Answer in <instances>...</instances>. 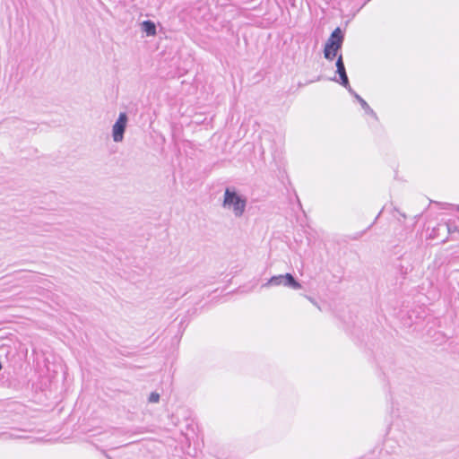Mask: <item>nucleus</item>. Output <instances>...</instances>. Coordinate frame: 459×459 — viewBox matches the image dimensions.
<instances>
[{
    "label": "nucleus",
    "instance_id": "0eeeda50",
    "mask_svg": "<svg viewBox=\"0 0 459 459\" xmlns=\"http://www.w3.org/2000/svg\"><path fill=\"white\" fill-rule=\"evenodd\" d=\"M351 93L353 94L354 97L359 100V102L360 103L362 108L366 111V113H368V115H371V116H375V113L372 110V108L368 106V104L359 95H358L352 90H351Z\"/></svg>",
    "mask_w": 459,
    "mask_h": 459
},
{
    "label": "nucleus",
    "instance_id": "20e7f679",
    "mask_svg": "<svg viewBox=\"0 0 459 459\" xmlns=\"http://www.w3.org/2000/svg\"><path fill=\"white\" fill-rule=\"evenodd\" d=\"M128 117L125 112L119 114L117 121L112 126V139L115 143H121L127 126Z\"/></svg>",
    "mask_w": 459,
    "mask_h": 459
},
{
    "label": "nucleus",
    "instance_id": "423d86ee",
    "mask_svg": "<svg viewBox=\"0 0 459 459\" xmlns=\"http://www.w3.org/2000/svg\"><path fill=\"white\" fill-rule=\"evenodd\" d=\"M141 29L148 37H153L157 33L156 32V25L152 21H143L141 23Z\"/></svg>",
    "mask_w": 459,
    "mask_h": 459
},
{
    "label": "nucleus",
    "instance_id": "1a4fd4ad",
    "mask_svg": "<svg viewBox=\"0 0 459 459\" xmlns=\"http://www.w3.org/2000/svg\"><path fill=\"white\" fill-rule=\"evenodd\" d=\"M309 300L315 305L318 308H320L318 306H317V303L311 298H309Z\"/></svg>",
    "mask_w": 459,
    "mask_h": 459
},
{
    "label": "nucleus",
    "instance_id": "6e6552de",
    "mask_svg": "<svg viewBox=\"0 0 459 459\" xmlns=\"http://www.w3.org/2000/svg\"><path fill=\"white\" fill-rule=\"evenodd\" d=\"M148 401L153 403H158L160 401V394L155 392L152 393L148 398Z\"/></svg>",
    "mask_w": 459,
    "mask_h": 459
},
{
    "label": "nucleus",
    "instance_id": "f257e3e1",
    "mask_svg": "<svg viewBox=\"0 0 459 459\" xmlns=\"http://www.w3.org/2000/svg\"><path fill=\"white\" fill-rule=\"evenodd\" d=\"M247 204V199L244 195L238 192L235 188L228 187L225 189L222 207L235 218H241L244 215Z\"/></svg>",
    "mask_w": 459,
    "mask_h": 459
},
{
    "label": "nucleus",
    "instance_id": "39448f33",
    "mask_svg": "<svg viewBox=\"0 0 459 459\" xmlns=\"http://www.w3.org/2000/svg\"><path fill=\"white\" fill-rule=\"evenodd\" d=\"M336 68H337V74H339L340 76V81L339 82L344 86L350 92H351V88L349 84V80H348V76H347V74H346V70H345V67H344V64H343V61H342V55H340L337 58V61H336Z\"/></svg>",
    "mask_w": 459,
    "mask_h": 459
},
{
    "label": "nucleus",
    "instance_id": "9d476101",
    "mask_svg": "<svg viewBox=\"0 0 459 459\" xmlns=\"http://www.w3.org/2000/svg\"><path fill=\"white\" fill-rule=\"evenodd\" d=\"M458 209H459V206H458Z\"/></svg>",
    "mask_w": 459,
    "mask_h": 459
},
{
    "label": "nucleus",
    "instance_id": "f03ea898",
    "mask_svg": "<svg viewBox=\"0 0 459 459\" xmlns=\"http://www.w3.org/2000/svg\"><path fill=\"white\" fill-rule=\"evenodd\" d=\"M342 40L343 36L342 30L340 28H336L325 43L324 49L325 58L333 60L336 56L338 50L341 48Z\"/></svg>",
    "mask_w": 459,
    "mask_h": 459
},
{
    "label": "nucleus",
    "instance_id": "7ed1b4c3",
    "mask_svg": "<svg viewBox=\"0 0 459 459\" xmlns=\"http://www.w3.org/2000/svg\"><path fill=\"white\" fill-rule=\"evenodd\" d=\"M280 285H283L285 287H289L293 290H299L301 288L300 283L298 282L290 273L273 276L263 286L269 287V286H280Z\"/></svg>",
    "mask_w": 459,
    "mask_h": 459
}]
</instances>
